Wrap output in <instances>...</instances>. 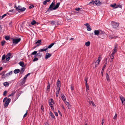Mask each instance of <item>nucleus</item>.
I'll use <instances>...</instances> for the list:
<instances>
[{
    "instance_id": "42",
    "label": "nucleus",
    "mask_w": 125,
    "mask_h": 125,
    "mask_svg": "<svg viewBox=\"0 0 125 125\" xmlns=\"http://www.w3.org/2000/svg\"><path fill=\"white\" fill-rule=\"evenodd\" d=\"M6 56L5 54L3 55L2 56V60H3L5 59L6 58Z\"/></svg>"
},
{
    "instance_id": "59",
    "label": "nucleus",
    "mask_w": 125,
    "mask_h": 125,
    "mask_svg": "<svg viewBox=\"0 0 125 125\" xmlns=\"http://www.w3.org/2000/svg\"><path fill=\"white\" fill-rule=\"evenodd\" d=\"M57 92H58V93H59V91H60V88H57Z\"/></svg>"
},
{
    "instance_id": "37",
    "label": "nucleus",
    "mask_w": 125,
    "mask_h": 125,
    "mask_svg": "<svg viewBox=\"0 0 125 125\" xmlns=\"http://www.w3.org/2000/svg\"><path fill=\"white\" fill-rule=\"evenodd\" d=\"M56 84L57 85H61L60 81L59 79L57 81Z\"/></svg>"
},
{
    "instance_id": "52",
    "label": "nucleus",
    "mask_w": 125,
    "mask_h": 125,
    "mask_svg": "<svg viewBox=\"0 0 125 125\" xmlns=\"http://www.w3.org/2000/svg\"><path fill=\"white\" fill-rule=\"evenodd\" d=\"M49 105L50 107L53 106V104H52V103H51V102H49Z\"/></svg>"
},
{
    "instance_id": "62",
    "label": "nucleus",
    "mask_w": 125,
    "mask_h": 125,
    "mask_svg": "<svg viewBox=\"0 0 125 125\" xmlns=\"http://www.w3.org/2000/svg\"><path fill=\"white\" fill-rule=\"evenodd\" d=\"M59 93L56 92V96L57 97H58V94Z\"/></svg>"
},
{
    "instance_id": "17",
    "label": "nucleus",
    "mask_w": 125,
    "mask_h": 125,
    "mask_svg": "<svg viewBox=\"0 0 125 125\" xmlns=\"http://www.w3.org/2000/svg\"><path fill=\"white\" fill-rule=\"evenodd\" d=\"M40 52H39L37 53L36 55H37V57L38 58H41L42 56V54L40 53Z\"/></svg>"
},
{
    "instance_id": "1",
    "label": "nucleus",
    "mask_w": 125,
    "mask_h": 125,
    "mask_svg": "<svg viewBox=\"0 0 125 125\" xmlns=\"http://www.w3.org/2000/svg\"><path fill=\"white\" fill-rule=\"evenodd\" d=\"M12 39V43L14 44H17L21 41V38H15Z\"/></svg>"
},
{
    "instance_id": "7",
    "label": "nucleus",
    "mask_w": 125,
    "mask_h": 125,
    "mask_svg": "<svg viewBox=\"0 0 125 125\" xmlns=\"http://www.w3.org/2000/svg\"><path fill=\"white\" fill-rule=\"evenodd\" d=\"M94 2L96 5H100L101 4V3L100 2L99 0H96L94 1Z\"/></svg>"
},
{
    "instance_id": "31",
    "label": "nucleus",
    "mask_w": 125,
    "mask_h": 125,
    "mask_svg": "<svg viewBox=\"0 0 125 125\" xmlns=\"http://www.w3.org/2000/svg\"><path fill=\"white\" fill-rule=\"evenodd\" d=\"M100 57L99 56L98 58V59L96 61V63L98 62V63H99V62L101 60L100 59Z\"/></svg>"
},
{
    "instance_id": "3",
    "label": "nucleus",
    "mask_w": 125,
    "mask_h": 125,
    "mask_svg": "<svg viewBox=\"0 0 125 125\" xmlns=\"http://www.w3.org/2000/svg\"><path fill=\"white\" fill-rule=\"evenodd\" d=\"M16 10L18 11H19V10L23 11L25 10L26 9L24 7L22 8L20 6H19L16 8Z\"/></svg>"
},
{
    "instance_id": "26",
    "label": "nucleus",
    "mask_w": 125,
    "mask_h": 125,
    "mask_svg": "<svg viewBox=\"0 0 125 125\" xmlns=\"http://www.w3.org/2000/svg\"><path fill=\"white\" fill-rule=\"evenodd\" d=\"M37 55H35L34 56L35 58L33 60V62L36 61L38 60V59L37 58H36V57H37Z\"/></svg>"
},
{
    "instance_id": "39",
    "label": "nucleus",
    "mask_w": 125,
    "mask_h": 125,
    "mask_svg": "<svg viewBox=\"0 0 125 125\" xmlns=\"http://www.w3.org/2000/svg\"><path fill=\"white\" fill-rule=\"evenodd\" d=\"M5 72L6 71H3L2 72V73H0V74L2 76H3L5 74Z\"/></svg>"
},
{
    "instance_id": "43",
    "label": "nucleus",
    "mask_w": 125,
    "mask_h": 125,
    "mask_svg": "<svg viewBox=\"0 0 125 125\" xmlns=\"http://www.w3.org/2000/svg\"><path fill=\"white\" fill-rule=\"evenodd\" d=\"M49 102H51V103H52L53 104H54V102L52 98L51 99V100Z\"/></svg>"
},
{
    "instance_id": "14",
    "label": "nucleus",
    "mask_w": 125,
    "mask_h": 125,
    "mask_svg": "<svg viewBox=\"0 0 125 125\" xmlns=\"http://www.w3.org/2000/svg\"><path fill=\"white\" fill-rule=\"evenodd\" d=\"M54 8V7H53V6L50 5V6L48 10L47 11H51L52 10H53V9Z\"/></svg>"
},
{
    "instance_id": "27",
    "label": "nucleus",
    "mask_w": 125,
    "mask_h": 125,
    "mask_svg": "<svg viewBox=\"0 0 125 125\" xmlns=\"http://www.w3.org/2000/svg\"><path fill=\"white\" fill-rule=\"evenodd\" d=\"M90 44V42L89 41H88L85 43V45L87 46H89Z\"/></svg>"
},
{
    "instance_id": "58",
    "label": "nucleus",
    "mask_w": 125,
    "mask_h": 125,
    "mask_svg": "<svg viewBox=\"0 0 125 125\" xmlns=\"http://www.w3.org/2000/svg\"><path fill=\"white\" fill-rule=\"evenodd\" d=\"M84 25L86 26V28H87V26H88L89 25V24L88 23L85 24Z\"/></svg>"
},
{
    "instance_id": "12",
    "label": "nucleus",
    "mask_w": 125,
    "mask_h": 125,
    "mask_svg": "<svg viewBox=\"0 0 125 125\" xmlns=\"http://www.w3.org/2000/svg\"><path fill=\"white\" fill-rule=\"evenodd\" d=\"M60 4V3L59 2H58L56 4V6L54 7L53 8V10H55L56 9L58 8L59 7Z\"/></svg>"
},
{
    "instance_id": "64",
    "label": "nucleus",
    "mask_w": 125,
    "mask_h": 125,
    "mask_svg": "<svg viewBox=\"0 0 125 125\" xmlns=\"http://www.w3.org/2000/svg\"><path fill=\"white\" fill-rule=\"evenodd\" d=\"M15 93V92H13L12 93H11V95H12V96H13V95Z\"/></svg>"
},
{
    "instance_id": "54",
    "label": "nucleus",
    "mask_w": 125,
    "mask_h": 125,
    "mask_svg": "<svg viewBox=\"0 0 125 125\" xmlns=\"http://www.w3.org/2000/svg\"><path fill=\"white\" fill-rule=\"evenodd\" d=\"M34 6L33 5H32L31 6L29 7V8L30 9L32 8H34Z\"/></svg>"
},
{
    "instance_id": "36",
    "label": "nucleus",
    "mask_w": 125,
    "mask_h": 125,
    "mask_svg": "<svg viewBox=\"0 0 125 125\" xmlns=\"http://www.w3.org/2000/svg\"><path fill=\"white\" fill-rule=\"evenodd\" d=\"M21 83L22 84H24L26 80L23 78L22 80Z\"/></svg>"
},
{
    "instance_id": "57",
    "label": "nucleus",
    "mask_w": 125,
    "mask_h": 125,
    "mask_svg": "<svg viewBox=\"0 0 125 125\" xmlns=\"http://www.w3.org/2000/svg\"><path fill=\"white\" fill-rule=\"evenodd\" d=\"M61 107H62V109H63L64 110H66V109L65 108H64V106H63V105H61Z\"/></svg>"
},
{
    "instance_id": "21",
    "label": "nucleus",
    "mask_w": 125,
    "mask_h": 125,
    "mask_svg": "<svg viewBox=\"0 0 125 125\" xmlns=\"http://www.w3.org/2000/svg\"><path fill=\"white\" fill-rule=\"evenodd\" d=\"M19 64L22 67H23L24 66V63L23 62H19Z\"/></svg>"
},
{
    "instance_id": "38",
    "label": "nucleus",
    "mask_w": 125,
    "mask_h": 125,
    "mask_svg": "<svg viewBox=\"0 0 125 125\" xmlns=\"http://www.w3.org/2000/svg\"><path fill=\"white\" fill-rule=\"evenodd\" d=\"M3 85L5 86H7V85H9V83L7 82H5L3 83Z\"/></svg>"
},
{
    "instance_id": "28",
    "label": "nucleus",
    "mask_w": 125,
    "mask_h": 125,
    "mask_svg": "<svg viewBox=\"0 0 125 125\" xmlns=\"http://www.w3.org/2000/svg\"><path fill=\"white\" fill-rule=\"evenodd\" d=\"M62 100L64 101L66 100V98L65 97V96L63 95V96H62L61 97Z\"/></svg>"
},
{
    "instance_id": "20",
    "label": "nucleus",
    "mask_w": 125,
    "mask_h": 125,
    "mask_svg": "<svg viewBox=\"0 0 125 125\" xmlns=\"http://www.w3.org/2000/svg\"><path fill=\"white\" fill-rule=\"evenodd\" d=\"M94 33L95 35H97L99 33V31L98 30H95L94 31Z\"/></svg>"
},
{
    "instance_id": "49",
    "label": "nucleus",
    "mask_w": 125,
    "mask_h": 125,
    "mask_svg": "<svg viewBox=\"0 0 125 125\" xmlns=\"http://www.w3.org/2000/svg\"><path fill=\"white\" fill-rule=\"evenodd\" d=\"M7 15V14H5L3 15L1 17V18L0 19V20H1L4 17Z\"/></svg>"
},
{
    "instance_id": "34",
    "label": "nucleus",
    "mask_w": 125,
    "mask_h": 125,
    "mask_svg": "<svg viewBox=\"0 0 125 125\" xmlns=\"http://www.w3.org/2000/svg\"><path fill=\"white\" fill-rule=\"evenodd\" d=\"M5 39L6 40H8L9 39H10V37L9 36H6L5 37Z\"/></svg>"
},
{
    "instance_id": "46",
    "label": "nucleus",
    "mask_w": 125,
    "mask_h": 125,
    "mask_svg": "<svg viewBox=\"0 0 125 125\" xmlns=\"http://www.w3.org/2000/svg\"><path fill=\"white\" fill-rule=\"evenodd\" d=\"M44 51H46V50L43 49H40L39 51V52H42Z\"/></svg>"
},
{
    "instance_id": "4",
    "label": "nucleus",
    "mask_w": 125,
    "mask_h": 125,
    "mask_svg": "<svg viewBox=\"0 0 125 125\" xmlns=\"http://www.w3.org/2000/svg\"><path fill=\"white\" fill-rule=\"evenodd\" d=\"M11 99L10 98H8L6 101L5 103L4 104V106L6 107H7L8 106L9 103L10 102Z\"/></svg>"
},
{
    "instance_id": "50",
    "label": "nucleus",
    "mask_w": 125,
    "mask_h": 125,
    "mask_svg": "<svg viewBox=\"0 0 125 125\" xmlns=\"http://www.w3.org/2000/svg\"><path fill=\"white\" fill-rule=\"evenodd\" d=\"M95 66L94 67L95 68H96L97 67V66L98 65V64H99V63H98V62H97L96 63V61L95 62Z\"/></svg>"
},
{
    "instance_id": "8",
    "label": "nucleus",
    "mask_w": 125,
    "mask_h": 125,
    "mask_svg": "<svg viewBox=\"0 0 125 125\" xmlns=\"http://www.w3.org/2000/svg\"><path fill=\"white\" fill-rule=\"evenodd\" d=\"M58 23V21H52L51 22V24L53 26H55V27H56L57 24Z\"/></svg>"
},
{
    "instance_id": "56",
    "label": "nucleus",
    "mask_w": 125,
    "mask_h": 125,
    "mask_svg": "<svg viewBox=\"0 0 125 125\" xmlns=\"http://www.w3.org/2000/svg\"><path fill=\"white\" fill-rule=\"evenodd\" d=\"M61 87V85H57V88H60Z\"/></svg>"
},
{
    "instance_id": "33",
    "label": "nucleus",
    "mask_w": 125,
    "mask_h": 125,
    "mask_svg": "<svg viewBox=\"0 0 125 125\" xmlns=\"http://www.w3.org/2000/svg\"><path fill=\"white\" fill-rule=\"evenodd\" d=\"M89 104H91L93 105V106H95V105L94 104V102L93 101H89Z\"/></svg>"
},
{
    "instance_id": "32",
    "label": "nucleus",
    "mask_w": 125,
    "mask_h": 125,
    "mask_svg": "<svg viewBox=\"0 0 125 125\" xmlns=\"http://www.w3.org/2000/svg\"><path fill=\"white\" fill-rule=\"evenodd\" d=\"M114 54L112 53L111 54V55L110 57V58L114 59Z\"/></svg>"
},
{
    "instance_id": "45",
    "label": "nucleus",
    "mask_w": 125,
    "mask_h": 125,
    "mask_svg": "<svg viewBox=\"0 0 125 125\" xmlns=\"http://www.w3.org/2000/svg\"><path fill=\"white\" fill-rule=\"evenodd\" d=\"M7 93V91H5L3 93V95L4 96H5L6 95V94Z\"/></svg>"
},
{
    "instance_id": "44",
    "label": "nucleus",
    "mask_w": 125,
    "mask_h": 125,
    "mask_svg": "<svg viewBox=\"0 0 125 125\" xmlns=\"http://www.w3.org/2000/svg\"><path fill=\"white\" fill-rule=\"evenodd\" d=\"M49 82H48L49 84H48L47 87V90L49 89L50 88V84H49Z\"/></svg>"
},
{
    "instance_id": "19",
    "label": "nucleus",
    "mask_w": 125,
    "mask_h": 125,
    "mask_svg": "<svg viewBox=\"0 0 125 125\" xmlns=\"http://www.w3.org/2000/svg\"><path fill=\"white\" fill-rule=\"evenodd\" d=\"M55 44V42L51 43V44H50V45H49L48 46V47H47L48 48H51L52 46Z\"/></svg>"
},
{
    "instance_id": "55",
    "label": "nucleus",
    "mask_w": 125,
    "mask_h": 125,
    "mask_svg": "<svg viewBox=\"0 0 125 125\" xmlns=\"http://www.w3.org/2000/svg\"><path fill=\"white\" fill-rule=\"evenodd\" d=\"M104 119H103L102 121V125H103L104 122Z\"/></svg>"
},
{
    "instance_id": "11",
    "label": "nucleus",
    "mask_w": 125,
    "mask_h": 125,
    "mask_svg": "<svg viewBox=\"0 0 125 125\" xmlns=\"http://www.w3.org/2000/svg\"><path fill=\"white\" fill-rule=\"evenodd\" d=\"M118 37L117 36H114L113 35H110L109 37L110 39H115Z\"/></svg>"
},
{
    "instance_id": "24",
    "label": "nucleus",
    "mask_w": 125,
    "mask_h": 125,
    "mask_svg": "<svg viewBox=\"0 0 125 125\" xmlns=\"http://www.w3.org/2000/svg\"><path fill=\"white\" fill-rule=\"evenodd\" d=\"M117 48L116 47H115L114 49V51L112 53L115 54V53L116 52Z\"/></svg>"
},
{
    "instance_id": "35",
    "label": "nucleus",
    "mask_w": 125,
    "mask_h": 125,
    "mask_svg": "<svg viewBox=\"0 0 125 125\" xmlns=\"http://www.w3.org/2000/svg\"><path fill=\"white\" fill-rule=\"evenodd\" d=\"M122 6L121 5L119 4V5H116V7H115V8H118L119 7V8H122Z\"/></svg>"
},
{
    "instance_id": "48",
    "label": "nucleus",
    "mask_w": 125,
    "mask_h": 125,
    "mask_svg": "<svg viewBox=\"0 0 125 125\" xmlns=\"http://www.w3.org/2000/svg\"><path fill=\"white\" fill-rule=\"evenodd\" d=\"M71 89L72 90H74V87L73 85H71Z\"/></svg>"
},
{
    "instance_id": "16",
    "label": "nucleus",
    "mask_w": 125,
    "mask_h": 125,
    "mask_svg": "<svg viewBox=\"0 0 125 125\" xmlns=\"http://www.w3.org/2000/svg\"><path fill=\"white\" fill-rule=\"evenodd\" d=\"M25 70L24 67H22L20 70V74H22L24 72Z\"/></svg>"
},
{
    "instance_id": "60",
    "label": "nucleus",
    "mask_w": 125,
    "mask_h": 125,
    "mask_svg": "<svg viewBox=\"0 0 125 125\" xmlns=\"http://www.w3.org/2000/svg\"><path fill=\"white\" fill-rule=\"evenodd\" d=\"M43 3V4L44 5H46L47 4V2L45 0L44 1Z\"/></svg>"
},
{
    "instance_id": "5",
    "label": "nucleus",
    "mask_w": 125,
    "mask_h": 125,
    "mask_svg": "<svg viewBox=\"0 0 125 125\" xmlns=\"http://www.w3.org/2000/svg\"><path fill=\"white\" fill-rule=\"evenodd\" d=\"M119 97L121 100L122 104L124 105H125V99L122 95H119Z\"/></svg>"
},
{
    "instance_id": "40",
    "label": "nucleus",
    "mask_w": 125,
    "mask_h": 125,
    "mask_svg": "<svg viewBox=\"0 0 125 125\" xmlns=\"http://www.w3.org/2000/svg\"><path fill=\"white\" fill-rule=\"evenodd\" d=\"M5 42H6L5 41H2L1 42V45L2 46H3Z\"/></svg>"
},
{
    "instance_id": "53",
    "label": "nucleus",
    "mask_w": 125,
    "mask_h": 125,
    "mask_svg": "<svg viewBox=\"0 0 125 125\" xmlns=\"http://www.w3.org/2000/svg\"><path fill=\"white\" fill-rule=\"evenodd\" d=\"M86 87V90L87 91V90H89V87L88 86V85H85Z\"/></svg>"
},
{
    "instance_id": "23",
    "label": "nucleus",
    "mask_w": 125,
    "mask_h": 125,
    "mask_svg": "<svg viewBox=\"0 0 125 125\" xmlns=\"http://www.w3.org/2000/svg\"><path fill=\"white\" fill-rule=\"evenodd\" d=\"M12 71H10L9 73L6 74L5 75V77L9 76L10 74H11L12 73Z\"/></svg>"
},
{
    "instance_id": "41",
    "label": "nucleus",
    "mask_w": 125,
    "mask_h": 125,
    "mask_svg": "<svg viewBox=\"0 0 125 125\" xmlns=\"http://www.w3.org/2000/svg\"><path fill=\"white\" fill-rule=\"evenodd\" d=\"M37 53V52L36 51H34L31 54V55H36V53Z\"/></svg>"
},
{
    "instance_id": "10",
    "label": "nucleus",
    "mask_w": 125,
    "mask_h": 125,
    "mask_svg": "<svg viewBox=\"0 0 125 125\" xmlns=\"http://www.w3.org/2000/svg\"><path fill=\"white\" fill-rule=\"evenodd\" d=\"M41 40H38L35 43V44H37L36 45V46L35 47H37V46H39L40 45V44L41 43Z\"/></svg>"
},
{
    "instance_id": "29",
    "label": "nucleus",
    "mask_w": 125,
    "mask_h": 125,
    "mask_svg": "<svg viewBox=\"0 0 125 125\" xmlns=\"http://www.w3.org/2000/svg\"><path fill=\"white\" fill-rule=\"evenodd\" d=\"M36 23V21L34 20L32 21L31 22V24H32V25H34V24H35V23Z\"/></svg>"
},
{
    "instance_id": "22",
    "label": "nucleus",
    "mask_w": 125,
    "mask_h": 125,
    "mask_svg": "<svg viewBox=\"0 0 125 125\" xmlns=\"http://www.w3.org/2000/svg\"><path fill=\"white\" fill-rule=\"evenodd\" d=\"M50 114L52 118H55V116L52 112H50Z\"/></svg>"
},
{
    "instance_id": "9",
    "label": "nucleus",
    "mask_w": 125,
    "mask_h": 125,
    "mask_svg": "<svg viewBox=\"0 0 125 125\" xmlns=\"http://www.w3.org/2000/svg\"><path fill=\"white\" fill-rule=\"evenodd\" d=\"M52 55L51 54H50L49 53H47L46 54V55L45 56V59H48V58H50Z\"/></svg>"
},
{
    "instance_id": "15",
    "label": "nucleus",
    "mask_w": 125,
    "mask_h": 125,
    "mask_svg": "<svg viewBox=\"0 0 125 125\" xmlns=\"http://www.w3.org/2000/svg\"><path fill=\"white\" fill-rule=\"evenodd\" d=\"M20 71V70L19 69H17L14 71V72L15 74H16L19 73Z\"/></svg>"
},
{
    "instance_id": "63",
    "label": "nucleus",
    "mask_w": 125,
    "mask_h": 125,
    "mask_svg": "<svg viewBox=\"0 0 125 125\" xmlns=\"http://www.w3.org/2000/svg\"><path fill=\"white\" fill-rule=\"evenodd\" d=\"M65 104H66V105H69V102H67L66 101L65 102Z\"/></svg>"
},
{
    "instance_id": "30",
    "label": "nucleus",
    "mask_w": 125,
    "mask_h": 125,
    "mask_svg": "<svg viewBox=\"0 0 125 125\" xmlns=\"http://www.w3.org/2000/svg\"><path fill=\"white\" fill-rule=\"evenodd\" d=\"M87 30L88 31H90L91 30V28L90 25H89L88 26H87Z\"/></svg>"
},
{
    "instance_id": "51",
    "label": "nucleus",
    "mask_w": 125,
    "mask_h": 125,
    "mask_svg": "<svg viewBox=\"0 0 125 125\" xmlns=\"http://www.w3.org/2000/svg\"><path fill=\"white\" fill-rule=\"evenodd\" d=\"M117 114H115V116L114 117V118H113L114 119H116V118L117 117Z\"/></svg>"
},
{
    "instance_id": "6",
    "label": "nucleus",
    "mask_w": 125,
    "mask_h": 125,
    "mask_svg": "<svg viewBox=\"0 0 125 125\" xmlns=\"http://www.w3.org/2000/svg\"><path fill=\"white\" fill-rule=\"evenodd\" d=\"M11 56V53L9 52L6 55V61H9L10 59V57Z\"/></svg>"
},
{
    "instance_id": "61",
    "label": "nucleus",
    "mask_w": 125,
    "mask_h": 125,
    "mask_svg": "<svg viewBox=\"0 0 125 125\" xmlns=\"http://www.w3.org/2000/svg\"><path fill=\"white\" fill-rule=\"evenodd\" d=\"M80 9V8H77L75 9V10L77 11H79Z\"/></svg>"
},
{
    "instance_id": "13",
    "label": "nucleus",
    "mask_w": 125,
    "mask_h": 125,
    "mask_svg": "<svg viewBox=\"0 0 125 125\" xmlns=\"http://www.w3.org/2000/svg\"><path fill=\"white\" fill-rule=\"evenodd\" d=\"M106 64H107L106 62V63H105L104 66H103V68L102 70V71L101 72V73L102 75V76H103V72H104V68L106 66Z\"/></svg>"
},
{
    "instance_id": "47",
    "label": "nucleus",
    "mask_w": 125,
    "mask_h": 125,
    "mask_svg": "<svg viewBox=\"0 0 125 125\" xmlns=\"http://www.w3.org/2000/svg\"><path fill=\"white\" fill-rule=\"evenodd\" d=\"M27 113H28V111H27L26 113L24 114V115L23 116V118H25L26 116L27 115Z\"/></svg>"
},
{
    "instance_id": "2",
    "label": "nucleus",
    "mask_w": 125,
    "mask_h": 125,
    "mask_svg": "<svg viewBox=\"0 0 125 125\" xmlns=\"http://www.w3.org/2000/svg\"><path fill=\"white\" fill-rule=\"evenodd\" d=\"M113 28H116L119 26V24L117 22H115L114 21H113L111 22Z\"/></svg>"
},
{
    "instance_id": "25",
    "label": "nucleus",
    "mask_w": 125,
    "mask_h": 125,
    "mask_svg": "<svg viewBox=\"0 0 125 125\" xmlns=\"http://www.w3.org/2000/svg\"><path fill=\"white\" fill-rule=\"evenodd\" d=\"M106 78L107 80L109 82V80H110L109 75L107 73H106Z\"/></svg>"
},
{
    "instance_id": "18",
    "label": "nucleus",
    "mask_w": 125,
    "mask_h": 125,
    "mask_svg": "<svg viewBox=\"0 0 125 125\" xmlns=\"http://www.w3.org/2000/svg\"><path fill=\"white\" fill-rule=\"evenodd\" d=\"M110 6L111 7H113L114 8L116 9V8H115V7H116V3H114L113 4H111Z\"/></svg>"
}]
</instances>
